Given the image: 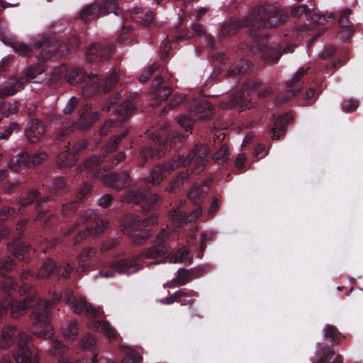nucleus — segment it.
<instances>
[{"label":"nucleus","instance_id":"8fccbe9b","mask_svg":"<svg viewBox=\"0 0 363 363\" xmlns=\"http://www.w3.org/2000/svg\"><path fill=\"white\" fill-rule=\"evenodd\" d=\"M159 65L157 63H153L140 76L139 80L141 82H145L148 80L149 77L158 69Z\"/></svg>","mask_w":363,"mask_h":363},{"label":"nucleus","instance_id":"a19ab883","mask_svg":"<svg viewBox=\"0 0 363 363\" xmlns=\"http://www.w3.org/2000/svg\"><path fill=\"white\" fill-rule=\"evenodd\" d=\"M14 263L10 257H6L0 261V274L1 277L6 276V273L14 268Z\"/></svg>","mask_w":363,"mask_h":363},{"label":"nucleus","instance_id":"f704fd0d","mask_svg":"<svg viewBox=\"0 0 363 363\" xmlns=\"http://www.w3.org/2000/svg\"><path fill=\"white\" fill-rule=\"evenodd\" d=\"M243 22H244V20L242 21L241 24L237 23V22L235 21H230V22L226 23L222 28V30H221L222 35H233V33H235V31L238 27H240V26L244 27Z\"/></svg>","mask_w":363,"mask_h":363},{"label":"nucleus","instance_id":"680f3d73","mask_svg":"<svg viewBox=\"0 0 363 363\" xmlns=\"http://www.w3.org/2000/svg\"><path fill=\"white\" fill-rule=\"evenodd\" d=\"M171 93V90L169 87L164 86L158 90V93L156 96V101L159 103L166 101Z\"/></svg>","mask_w":363,"mask_h":363},{"label":"nucleus","instance_id":"423d86ee","mask_svg":"<svg viewBox=\"0 0 363 363\" xmlns=\"http://www.w3.org/2000/svg\"><path fill=\"white\" fill-rule=\"evenodd\" d=\"M170 232L163 228L157 235L152 245L141 251L139 254L140 259H159L164 257L169 251V247L167 240L169 239Z\"/></svg>","mask_w":363,"mask_h":363},{"label":"nucleus","instance_id":"9b49d317","mask_svg":"<svg viewBox=\"0 0 363 363\" xmlns=\"http://www.w3.org/2000/svg\"><path fill=\"white\" fill-rule=\"evenodd\" d=\"M113 53L111 46L105 47L98 43L91 45L86 51V58L89 62L104 61L111 58Z\"/></svg>","mask_w":363,"mask_h":363},{"label":"nucleus","instance_id":"ddd939ff","mask_svg":"<svg viewBox=\"0 0 363 363\" xmlns=\"http://www.w3.org/2000/svg\"><path fill=\"white\" fill-rule=\"evenodd\" d=\"M131 194L133 195H127L125 200L128 202L137 203L140 205L143 208L146 210H150L154 206V205L160 201V198L156 194L145 193L139 195L138 191H134Z\"/></svg>","mask_w":363,"mask_h":363},{"label":"nucleus","instance_id":"20e7f679","mask_svg":"<svg viewBox=\"0 0 363 363\" xmlns=\"http://www.w3.org/2000/svg\"><path fill=\"white\" fill-rule=\"evenodd\" d=\"M35 309L30 315V320L33 325V333L39 338L48 340L54 336L51 326V315L50 308L45 306Z\"/></svg>","mask_w":363,"mask_h":363},{"label":"nucleus","instance_id":"e2e57ef3","mask_svg":"<svg viewBox=\"0 0 363 363\" xmlns=\"http://www.w3.org/2000/svg\"><path fill=\"white\" fill-rule=\"evenodd\" d=\"M18 162H21V164L28 167H33L32 157L27 152H22L18 156Z\"/></svg>","mask_w":363,"mask_h":363},{"label":"nucleus","instance_id":"ea45409f","mask_svg":"<svg viewBox=\"0 0 363 363\" xmlns=\"http://www.w3.org/2000/svg\"><path fill=\"white\" fill-rule=\"evenodd\" d=\"M14 281L10 277H2L0 280V290L5 293H10L14 290Z\"/></svg>","mask_w":363,"mask_h":363},{"label":"nucleus","instance_id":"4be33fe9","mask_svg":"<svg viewBox=\"0 0 363 363\" xmlns=\"http://www.w3.org/2000/svg\"><path fill=\"white\" fill-rule=\"evenodd\" d=\"M16 330L13 325H6L3 328L0 335V349H8L13 345Z\"/></svg>","mask_w":363,"mask_h":363},{"label":"nucleus","instance_id":"4c0bfd02","mask_svg":"<svg viewBox=\"0 0 363 363\" xmlns=\"http://www.w3.org/2000/svg\"><path fill=\"white\" fill-rule=\"evenodd\" d=\"M60 295L58 293L53 294L52 301L40 300L38 296L37 304L38 306H45L47 308H52L55 307L60 302Z\"/></svg>","mask_w":363,"mask_h":363},{"label":"nucleus","instance_id":"7ed1b4c3","mask_svg":"<svg viewBox=\"0 0 363 363\" xmlns=\"http://www.w3.org/2000/svg\"><path fill=\"white\" fill-rule=\"evenodd\" d=\"M18 344L13 357L17 363H38L39 350L33 344V338L23 332L18 333Z\"/></svg>","mask_w":363,"mask_h":363},{"label":"nucleus","instance_id":"37998d69","mask_svg":"<svg viewBox=\"0 0 363 363\" xmlns=\"http://www.w3.org/2000/svg\"><path fill=\"white\" fill-rule=\"evenodd\" d=\"M134 108V104L133 103L127 99L125 100L121 104L119 105L118 108V111L120 113L121 115L123 116H128L132 110Z\"/></svg>","mask_w":363,"mask_h":363},{"label":"nucleus","instance_id":"c03bdc74","mask_svg":"<svg viewBox=\"0 0 363 363\" xmlns=\"http://www.w3.org/2000/svg\"><path fill=\"white\" fill-rule=\"evenodd\" d=\"M73 269V267L69 263H63L59 267H56V273L63 278H68L71 272Z\"/></svg>","mask_w":363,"mask_h":363},{"label":"nucleus","instance_id":"1a4fd4ad","mask_svg":"<svg viewBox=\"0 0 363 363\" xmlns=\"http://www.w3.org/2000/svg\"><path fill=\"white\" fill-rule=\"evenodd\" d=\"M143 221L138 216H126L121 224V229L124 234L133 238V242L140 243L147 239V236L141 233Z\"/></svg>","mask_w":363,"mask_h":363},{"label":"nucleus","instance_id":"c756f323","mask_svg":"<svg viewBox=\"0 0 363 363\" xmlns=\"http://www.w3.org/2000/svg\"><path fill=\"white\" fill-rule=\"evenodd\" d=\"M62 334L65 337L70 340H75L78 336L77 323L70 321L62 328Z\"/></svg>","mask_w":363,"mask_h":363},{"label":"nucleus","instance_id":"0e129e2a","mask_svg":"<svg viewBox=\"0 0 363 363\" xmlns=\"http://www.w3.org/2000/svg\"><path fill=\"white\" fill-rule=\"evenodd\" d=\"M310 9L306 5H300L294 8L291 11V13L294 17L300 18L303 14L306 16V13Z\"/></svg>","mask_w":363,"mask_h":363},{"label":"nucleus","instance_id":"f257e3e1","mask_svg":"<svg viewBox=\"0 0 363 363\" xmlns=\"http://www.w3.org/2000/svg\"><path fill=\"white\" fill-rule=\"evenodd\" d=\"M285 20V13L277 6L267 4L253 8L245 18L243 26L250 28L252 35V31L277 27Z\"/></svg>","mask_w":363,"mask_h":363},{"label":"nucleus","instance_id":"6e6552de","mask_svg":"<svg viewBox=\"0 0 363 363\" xmlns=\"http://www.w3.org/2000/svg\"><path fill=\"white\" fill-rule=\"evenodd\" d=\"M111 12L117 14L116 0H106L104 6L96 4L86 6L81 11V18L83 21L87 22L107 15Z\"/></svg>","mask_w":363,"mask_h":363},{"label":"nucleus","instance_id":"bb28decb","mask_svg":"<svg viewBox=\"0 0 363 363\" xmlns=\"http://www.w3.org/2000/svg\"><path fill=\"white\" fill-rule=\"evenodd\" d=\"M323 340L324 342L325 341H328L331 345H333L334 343L337 342L338 339L339 333L335 326L330 324H327L324 326L323 329Z\"/></svg>","mask_w":363,"mask_h":363},{"label":"nucleus","instance_id":"c9c22d12","mask_svg":"<svg viewBox=\"0 0 363 363\" xmlns=\"http://www.w3.org/2000/svg\"><path fill=\"white\" fill-rule=\"evenodd\" d=\"M189 254L186 248L182 247L178 250L174 255L169 257V262L170 263L176 264L181 263L185 261V258Z\"/></svg>","mask_w":363,"mask_h":363},{"label":"nucleus","instance_id":"a878e982","mask_svg":"<svg viewBox=\"0 0 363 363\" xmlns=\"http://www.w3.org/2000/svg\"><path fill=\"white\" fill-rule=\"evenodd\" d=\"M45 72V67L41 64H35L26 69L23 75L22 81L23 84L26 82L34 80L38 76L41 75Z\"/></svg>","mask_w":363,"mask_h":363},{"label":"nucleus","instance_id":"9d476101","mask_svg":"<svg viewBox=\"0 0 363 363\" xmlns=\"http://www.w3.org/2000/svg\"><path fill=\"white\" fill-rule=\"evenodd\" d=\"M65 301L74 313H84L89 318L98 317L101 312L93 307L82 298H76L72 292H69L65 297Z\"/></svg>","mask_w":363,"mask_h":363},{"label":"nucleus","instance_id":"79ce46f5","mask_svg":"<svg viewBox=\"0 0 363 363\" xmlns=\"http://www.w3.org/2000/svg\"><path fill=\"white\" fill-rule=\"evenodd\" d=\"M235 103H233V106H240V111H242L244 109H249L254 106V104L251 102L250 101H247V99H244L240 95L237 96L235 98Z\"/></svg>","mask_w":363,"mask_h":363},{"label":"nucleus","instance_id":"4468645a","mask_svg":"<svg viewBox=\"0 0 363 363\" xmlns=\"http://www.w3.org/2000/svg\"><path fill=\"white\" fill-rule=\"evenodd\" d=\"M177 167H179V161L176 160L170 161L167 164L157 165L152 170L150 177L147 179L153 185H157L163 179L164 173H169Z\"/></svg>","mask_w":363,"mask_h":363},{"label":"nucleus","instance_id":"393cba45","mask_svg":"<svg viewBox=\"0 0 363 363\" xmlns=\"http://www.w3.org/2000/svg\"><path fill=\"white\" fill-rule=\"evenodd\" d=\"M96 249L93 247H86L82 250L81 253L77 256V259L81 264L79 267L76 269V272L78 274L82 273L85 269L87 268L86 264H84L83 263L87 262L91 259L92 257L95 256Z\"/></svg>","mask_w":363,"mask_h":363},{"label":"nucleus","instance_id":"603ef678","mask_svg":"<svg viewBox=\"0 0 363 363\" xmlns=\"http://www.w3.org/2000/svg\"><path fill=\"white\" fill-rule=\"evenodd\" d=\"M118 79V74L113 72L106 80L105 86L103 87L104 92L109 91L110 89L116 84Z\"/></svg>","mask_w":363,"mask_h":363},{"label":"nucleus","instance_id":"13d9d810","mask_svg":"<svg viewBox=\"0 0 363 363\" xmlns=\"http://www.w3.org/2000/svg\"><path fill=\"white\" fill-rule=\"evenodd\" d=\"M48 155L45 152H39L34 154L32 157L33 167L41 164L46 161Z\"/></svg>","mask_w":363,"mask_h":363},{"label":"nucleus","instance_id":"f03ea898","mask_svg":"<svg viewBox=\"0 0 363 363\" xmlns=\"http://www.w3.org/2000/svg\"><path fill=\"white\" fill-rule=\"evenodd\" d=\"M20 290L23 291L24 294H26L25 298L22 300L17 301L11 297L3 299L6 311L8 307L10 308L11 317L12 318H18L23 315L30 307L38 306V295L28 284H23Z\"/></svg>","mask_w":363,"mask_h":363},{"label":"nucleus","instance_id":"dca6fc26","mask_svg":"<svg viewBox=\"0 0 363 363\" xmlns=\"http://www.w3.org/2000/svg\"><path fill=\"white\" fill-rule=\"evenodd\" d=\"M335 351L331 345H326L325 342L317 344V348L313 353V363H328L335 355Z\"/></svg>","mask_w":363,"mask_h":363},{"label":"nucleus","instance_id":"49530a36","mask_svg":"<svg viewBox=\"0 0 363 363\" xmlns=\"http://www.w3.org/2000/svg\"><path fill=\"white\" fill-rule=\"evenodd\" d=\"M67 350V347L58 340L52 341V350L51 353L54 356H61L62 354L65 353Z\"/></svg>","mask_w":363,"mask_h":363},{"label":"nucleus","instance_id":"774afa93","mask_svg":"<svg viewBox=\"0 0 363 363\" xmlns=\"http://www.w3.org/2000/svg\"><path fill=\"white\" fill-rule=\"evenodd\" d=\"M15 211L13 208L6 207L0 211V220H4L13 217Z\"/></svg>","mask_w":363,"mask_h":363},{"label":"nucleus","instance_id":"3c124183","mask_svg":"<svg viewBox=\"0 0 363 363\" xmlns=\"http://www.w3.org/2000/svg\"><path fill=\"white\" fill-rule=\"evenodd\" d=\"M174 294L177 302H180V298L184 297H191L199 296L197 292L194 291L193 290H188L186 289H179L175 291Z\"/></svg>","mask_w":363,"mask_h":363},{"label":"nucleus","instance_id":"4d7b16f0","mask_svg":"<svg viewBox=\"0 0 363 363\" xmlns=\"http://www.w3.org/2000/svg\"><path fill=\"white\" fill-rule=\"evenodd\" d=\"M19 130H20V127H19L18 124L14 123H11L9 125H8L4 129V132L0 135V139L6 140L11 135V134L13 131H19Z\"/></svg>","mask_w":363,"mask_h":363},{"label":"nucleus","instance_id":"aec40b11","mask_svg":"<svg viewBox=\"0 0 363 363\" xmlns=\"http://www.w3.org/2000/svg\"><path fill=\"white\" fill-rule=\"evenodd\" d=\"M88 327L90 329L99 331L105 335L108 338L116 339L117 337V332L116 329L111 325L107 320L102 322L92 321L88 323Z\"/></svg>","mask_w":363,"mask_h":363},{"label":"nucleus","instance_id":"5fc2aeb1","mask_svg":"<svg viewBox=\"0 0 363 363\" xmlns=\"http://www.w3.org/2000/svg\"><path fill=\"white\" fill-rule=\"evenodd\" d=\"M308 71V68H301L299 69L291 79L286 82V86L289 89L296 82H298L301 78L306 74Z\"/></svg>","mask_w":363,"mask_h":363},{"label":"nucleus","instance_id":"5701e85b","mask_svg":"<svg viewBox=\"0 0 363 363\" xmlns=\"http://www.w3.org/2000/svg\"><path fill=\"white\" fill-rule=\"evenodd\" d=\"M98 119L99 113L97 112H92L91 108L86 105L82 108L81 124L79 127L82 130L88 129Z\"/></svg>","mask_w":363,"mask_h":363},{"label":"nucleus","instance_id":"69168bd1","mask_svg":"<svg viewBox=\"0 0 363 363\" xmlns=\"http://www.w3.org/2000/svg\"><path fill=\"white\" fill-rule=\"evenodd\" d=\"M78 102L79 101L77 98L74 96L72 97L63 109L64 113L70 114L72 112V111L76 108Z\"/></svg>","mask_w":363,"mask_h":363},{"label":"nucleus","instance_id":"412c9836","mask_svg":"<svg viewBox=\"0 0 363 363\" xmlns=\"http://www.w3.org/2000/svg\"><path fill=\"white\" fill-rule=\"evenodd\" d=\"M129 177L126 173L118 174L116 173H111L106 174L104 179V182L119 189L126 186L128 184Z\"/></svg>","mask_w":363,"mask_h":363},{"label":"nucleus","instance_id":"473e14b6","mask_svg":"<svg viewBox=\"0 0 363 363\" xmlns=\"http://www.w3.org/2000/svg\"><path fill=\"white\" fill-rule=\"evenodd\" d=\"M99 78L97 76H95L94 74L89 76V83H90V86L87 84L86 87L84 89L83 92L84 96L89 97L91 96L92 94L99 91V88L97 84Z\"/></svg>","mask_w":363,"mask_h":363},{"label":"nucleus","instance_id":"2f4dec72","mask_svg":"<svg viewBox=\"0 0 363 363\" xmlns=\"http://www.w3.org/2000/svg\"><path fill=\"white\" fill-rule=\"evenodd\" d=\"M212 182V179H208L203 182L200 188L194 187L189 193V199L194 200L196 197L201 196L202 194L206 193V190L211 186Z\"/></svg>","mask_w":363,"mask_h":363},{"label":"nucleus","instance_id":"0eeeda50","mask_svg":"<svg viewBox=\"0 0 363 363\" xmlns=\"http://www.w3.org/2000/svg\"><path fill=\"white\" fill-rule=\"evenodd\" d=\"M208 148L206 145L197 144L189 152L186 158L179 157V166H187L191 164L197 173L202 172L207 163Z\"/></svg>","mask_w":363,"mask_h":363},{"label":"nucleus","instance_id":"58836bf2","mask_svg":"<svg viewBox=\"0 0 363 363\" xmlns=\"http://www.w3.org/2000/svg\"><path fill=\"white\" fill-rule=\"evenodd\" d=\"M250 69V63L247 61H241L240 65L235 68H230L228 72V75L233 77L237 74H240L247 72V69Z\"/></svg>","mask_w":363,"mask_h":363},{"label":"nucleus","instance_id":"6e6d98bb","mask_svg":"<svg viewBox=\"0 0 363 363\" xmlns=\"http://www.w3.org/2000/svg\"><path fill=\"white\" fill-rule=\"evenodd\" d=\"M359 105V101L357 99H349L342 106V110L345 112H353L357 110Z\"/></svg>","mask_w":363,"mask_h":363},{"label":"nucleus","instance_id":"6ab92c4d","mask_svg":"<svg viewBox=\"0 0 363 363\" xmlns=\"http://www.w3.org/2000/svg\"><path fill=\"white\" fill-rule=\"evenodd\" d=\"M293 120L291 113H285L279 116L274 123V126L271 128L270 133L271 138L273 140H277L284 133L286 125Z\"/></svg>","mask_w":363,"mask_h":363},{"label":"nucleus","instance_id":"864d4df0","mask_svg":"<svg viewBox=\"0 0 363 363\" xmlns=\"http://www.w3.org/2000/svg\"><path fill=\"white\" fill-rule=\"evenodd\" d=\"M96 342L95 338L90 334L85 335L80 341V347L83 350H88Z\"/></svg>","mask_w":363,"mask_h":363},{"label":"nucleus","instance_id":"de8ad7c7","mask_svg":"<svg viewBox=\"0 0 363 363\" xmlns=\"http://www.w3.org/2000/svg\"><path fill=\"white\" fill-rule=\"evenodd\" d=\"M126 135V132L123 133L121 135L116 136L110 140L109 143L106 145V150L108 152H113L115 151L118 144L121 143L122 138H124Z\"/></svg>","mask_w":363,"mask_h":363},{"label":"nucleus","instance_id":"a18cd8bd","mask_svg":"<svg viewBox=\"0 0 363 363\" xmlns=\"http://www.w3.org/2000/svg\"><path fill=\"white\" fill-rule=\"evenodd\" d=\"M352 14V11L349 9H344L340 16L339 23L342 27L350 28L352 22L350 20V16Z\"/></svg>","mask_w":363,"mask_h":363},{"label":"nucleus","instance_id":"f3484780","mask_svg":"<svg viewBox=\"0 0 363 363\" xmlns=\"http://www.w3.org/2000/svg\"><path fill=\"white\" fill-rule=\"evenodd\" d=\"M24 88L22 79L11 77L0 85V98L14 95L17 91Z\"/></svg>","mask_w":363,"mask_h":363},{"label":"nucleus","instance_id":"72a5a7b5","mask_svg":"<svg viewBox=\"0 0 363 363\" xmlns=\"http://www.w3.org/2000/svg\"><path fill=\"white\" fill-rule=\"evenodd\" d=\"M103 159L104 157H101L100 155L94 156L86 160L80 168L82 170H92L94 169V167L101 164Z\"/></svg>","mask_w":363,"mask_h":363},{"label":"nucleus","instance_id":"b1692460","mask_svg":"<svg viewBox=\"0 0 363 363\" xmlns=\"http://www.w3.org/2000/svg\"><path fill=\"white\" fill-rule=\"evenodd\" d=\"M199 272L197 269H179L177 271V277L174 278L177 282L176 286H184L192 279L198 277Z\"/></svg>","mask_w":363,"mask_h":363},{"label":"nucleus","instance_id":"a211bd4d","mask_svg":"<svg viewBox=\"0 0 363 363\" xmlns=\"http://www.w3.org/2000/svg\"><path fill=\"white\" fill-rule=\"evenodd\" d=\"M189 111L196 120L208 118L213 114L212 106L207 100L196 102L193 107L189 108Z\"/></svg>","mask_w":363,"mask_h":363},{"label":"nucleus","instance_id":"052dcab7","mask_svg":"<svg viewBox=\"0 0 363 363\" xmlns=\"http://www.w3.org/2000/svg\"><path fill=\"white\" fill-rule=\"evenodd\" d=\"M178 123L186 131L190 130L192 127V122L189 117L183 115L177 118Z\"/></svg>","mask_w":363,"mask_h":363},{"label":"nucleus","instance_id":"338daca9","mask_svg":"<svg viewBox=\"0 0 363 363\" xmlns=\"http://www.w3.org/2000/svg\"><path fill=\"white\" fill-rule=\"evenodd\" d=\"M215 238V233L212 232H206L201 235V249L204 250L206 249V242L213 240Z\"/></svg>","mask_w":363,"mask_h":363},{"label":"nucleus","instance_id":"09e8293b","mask_svg":"<svg viewBox=\"0 0 363 363\" xmlns=\"http://www.w3.org/2000/svg\"><path fill=\"white\" fill-rule=\"evenodd\" d=\"M28 250V246L26 245L24 243H19L15 246L13 254L18 259L23 260Z\"/></svg>","mask_w":363,"mask_h":363},{"label":"nucleus","instance_id":"7c9ffc66","mask_svg":"<svg viewBox=\"0 0 363 363\" xmlns=\"http://www.w3.org/2000/svg\"><path fill=\"white\" fill-rule=\"evenodd\" d=\"M10 46L13 48L14 52L23 56L28 55L33 51L30 46L17 40H11Z\"/></svg>","mask_w":363,"mask_h":363},{"label":"nucleus","instance_id":"c85d7f7f","mask_svg":"<svg viewBox=\"0 0 363 363\" xmlns=\"http://www.w3.org/2000/svg\"><path fill=\"white\" fill-rule=\"evenodd\" d=\"M18 110V104L16 101L0 102V112L6 117L16 113Z\"/></svg>","mask_w":363,"mask_h":363},{"label":"nucleus","instance_id":"39448f33","mask_svg":"<svg viewBox=\"0 0 363 363\" xmlns=\"http://www.w3.org/2000/svg\"><path fill=\"white\" fill-rule=\"evenodd\" d=\"M82 219L83 220L82 223L86 225V229L80 231L78 235L75 236L74 240L75 244L81 242L91 233L94 235L101 233L108 225V221L107 220L98 218L96 213L92 210L85 211Z\"/></svg>","mask_w":363,"mask_h":363},{"label":"nucleus","instance_id":"cd10ccee","mask_svg":"<svg viewBox=\"0 0 363 363\" xmlns=\"http://www.w3.org/2000/svg\"><path fill=\"white\" fill-rule=\"evenodd\" d=\"M56 270V265L53 260L48 259L42 264L38 272V277L41 279L48 278Z\"/></svg>","mask_w":363,"mask_h":363},{"label":"nucleus","instance_id":"bf43d9fd","mask_svg":"<svg viewBox=\"0 0 363 363\" xmlns=\"http://www.w3.org/2000/svg\"><path fill=\"white\" fill-rule=\"evenodd\" d=\"M267 38L265 36H261L258 40H255L252 49L254 52L262 50L267 45Z\"/></svg>","mask_w":363,"mask_h":363},{"label":"nucleus","instance_id":"e433bc0d","mask_svg":"<svg viewBox=\"0 0 363 363\" xmlns=\"http://www.w3.org/2000/svg\"><path fill=\"white\" fill-rule=\"evenodd\" d=\"M229 157L228 148L223 145L213 155L214 160L218 164L225 163Z\"/></svg>","mask_w":363,"mask_h":363},{"label":"nucleus","instance_id":"2eb2a0df","mask_svg":"<svg viewBox=\"0 0 363 363\" xmlns=\"http://www.w3.org/2000/svg\"><path fill=\"white\" fill-rule=\"evenodd\" d=\"M25 132L30 143H37L45 134V125L40 120L34 118L28 123Z\"/></svg>","mask_w":363,"mask_h":363},{"label":"nucleus","instance_id":"f8f14e48","mask_svg":"<svg viewBox=\"0 0 363 363\" xmlns=\"http://www.w3.org/2000/svg\"><path fill=\"white\" fill-rule=\"evenodd\" d=\"M139 255L133 259H123L114 261L111 264V269L120 274H130L138 272L140 269Z\"/></svg>","mask_w":363,"mask_h":363}]
</instances>
